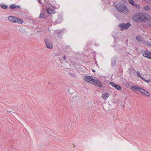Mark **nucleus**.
<instances>
[{
    "label": "nucleus",
    "mask_w": 151,
    "mask_h": 151,
    "mask_svg": "<svg viewBox=\"0 0 151 151\" xmlns=\"http://www.w3.org/2000/svg\"><path fill=\"white\" fill-rule=\"evenodd\" d=\"M142 80L145 81V82L147 83H149L150 81L151 80L149 79L148 80H146L144 78H142Z\"/></svg>",
    "instance_id": "obj_23"
},
{
    "label": "nucleus",
    "mask_w": 151,
    "mask_h": 151,
    "mask_svg": "<svg viewBox=\"0 0 151 151\" xmlns=\"http://www.w3.org/2000/svg\"><path fill=\"white\" fill-rule=\"evenodd\" d=\"M110 84L117 90H120L121 89V87L119 85L116 84L113 82L110 83Z\"/></svg>",
    "instance_id": "obj_9"
},
{
    "label": "nucleus",
    "mask_w": 151,
    "mask_h": 151,
    "mask_svg": "<svg viewBox=\"0 0 151 151\" xmlns=\"http://www.w3.org/2000/svg\"><path fill=\"white\" fill-rule=\"evenodd\" d=\"M0 6L1 7L2 9H6L8 7L6 5H5L4 4H1L0 5Z\"/></svg>",
    "instance_id": "obj_16"
},
{
    "label": "nucleus",
    "mask_w": 151,
    "mask_h": 151,
    "mask_svg": "<svg viewBox=\"0 0 151 151\" xmlns=\"http://www.w3.org/2000/svg\"><path fill=\"white\" fill-rule=\"evenodd\" d=\"M131 90L133 91L136 92L137 91H140L141 88L140 87L137 86H132L131 88Z\"/></svg>",
    "instance_id": "obj_10"
},
{
    "label": "nucleus",
    "mask_w": 151,
    "mask_h": 151,
    "mask_svg": "<svg viewBox=\"0 0 151 151\" xmlns=\"http://www.w3.org/2000/svg\"><path fill=\"white\" fill-rule=\"evenodd\" d=\"M44 1H45V2L46 3L47 6H49L50 5V3H49V4H47L48 3V2H49L47 1V2H46V0H44Z\"/></svg>",
    "instance_id": "obj_26"
},
{
    "label": "nucleus",
    "mask_w": 151,
    "mask_h": 151,
    "mask_svg": "<svg viewBox=\"0 0 151 151\" xmlns=\"http://www.w3.org/2000/svg\"><path fill=\"white\" fill-rule=\"evenodd\" d=\"M137 75L138 77L142 79V78L141 76L140 73L139 71H137Z\"/></svg>",
    "instance_id": "obj_19"
},
{
    "label": "nucleus",
    "mask_w": 151,
    "mask_h": 151,
    "mask_svg": "<svg viewBox=\"0 0 151 151\" xmlns=\"http://www.w3.org/2000/svg\"><path fill=\"white\" fill-rule=\"evenodd\" d=\"M63 59L64 60H65L66 59L65 55H64L63 57Z\"/></svg>",
    "instance_id": "obj_28"
},
{
    "label": "nucleus",
    "mask_w": 151,
    "mask_h": 151,
    "mask_svg": "<svg viewBox=\"0 0 151 151\" xmlns=\"http://www.w3.org/2000/svg\"><path fill=\"white\" fill-rule=\"evenodd\" d=\"M114 6L116 9L119 12L124 14H127L129 11L126 6L123 4H115Z\"/></svg>",
    "instance_id": "obj_2"
},
{
    "label": "nucleus",
    "mask_w": 151,
    "mask_h": 151,
    "mask_svg": "<svg viewBox=\"0 0 151 151\" xmlns=\"http://www.w3.org/2000/svg\"><path fill=\"white\" fill-rule=\"evenodd\" d=\"M116 64V60L115 59H114L112 60L111 61V65L114 66Z\"/></svg>",
    "instance_id": "obj_17"
},
{
    "label": "nucleus",
    "mask_w": 151,
    "mask_h": 151,
    "mask_svg": "<svg viewBox=\"0 0 151 151\" xmlns=\"http://www.w3.org/2000/svg\"><path fill=\"white\" fill-rule=\"evenodd\" d=\"M95 78H96L92 76H84L83 79L85 81L92 84L93 81H95Z\"/></svg>",
    "instance_id": "obj_6"
},
{
    "label": "nucleus",
    "mask_w": 151,
    "mask_h": 151,
    "mask_svg": "<svg viewBox=\"0 0 151 151\" xmlns=\"http://www.w3.org/2000/svg\"><path fill=\"white\" fill-rule=\"evenodd\" d=\"M9 21L12 22L22 24L23 21L21 19L13 16H10L8 17Z\"/></svg>",
    "instance_id": "obj_3"
},
{
    "label": "nucleus",
    "mask_w": 151,
    "mask_h": 151,
    "mask_svg": "<svg viewBox=\"0 0 151 151\" xmlns=\"http://www.w3.org/2000/svg\"><path fill=\"white\" fill-rule=\"evenodd\" d=\"M151 52L148 50H146L142 52V55L145 57L148 56V55L150 54Z\"/></svg>",
    "instance_id": "obj_12"
},
{
    "label": "nucleus",
    "mask_w": 151,
    "mask_h": 151,
    "mask_svg": "<svg viewBox=\"0 0 151 151\" xmlns=\"http://www.w3.org/2000/svg\"><path fill=\"white\" fill-rule=\"evenodd\" d=\"M95 80L93 81L92 84H93L99 87H101L102 84L101 81L97 79L96 78H95Z\"/></svg>",
    "instance_id": "obj_7"
},
{
    "label": "nucleus",
    "mask_w": 151,
    "mask_h": 151,
    "mask_svg": "<svg viewBox=\"0 0 151 151\" xmlns=\"http://www.w3.org/2000/svg\"><path fill=\"white\" fill-rule=\"evenodd\" d=\"M69 46H67L66 47V48H69Z\"/></svg>",
    "instance_id": "obj_30"
},
{
    "label": "nucleus",
    "mask_w": 151,
    "mask_h": 151,
    "mask_svg": "<svg viewBox=\"0 0 151 151\" xmlns=\"http://www.w3.org/2000/svg\"><path fill=\"white\" fill-rule=\"evenodd\" d=\"M40 4H42V3L41 2V0H38Z\"/></svg>",
    "instance_id": "obj_27"
},
{
    "label": "nucleus",
    "mask_w": 151,
    "mask_h": 151,
    "mask_svg": "<svg viewBox=\"0 0 151 151\" xmlns=\"http://www.w3.org/2000/svg\"><path fill=\"white\" fill-rule=\"evenodd\" d=\"M145 95L146 96H147V97H148L150 96V94L147 91H146V92H145Z\"/></svg>",
    "instance_id": "obj_24"
},
{
    "label": "nucleus",
    "mask_w": 151,
    "mask_h": 151,
    "mask_svg": "<svg viewBox=\"0 0 151 151\" xmlns=\"http://www.w3.org/2000/svg\"><path fill=\"white\" fill-rule=\"evenodd\" d=\"M129 2L130 4L133 6L134 5V2L133 0H129Z\"/></svg>",
    "instance_id": "obj_22"
},
{
    "label": "nucleus",
    "mask_w": 151,
    "mask_h": 151,
    "mask_svg": "<svg viewBox=\"0 0 151 151\" xmlns=\"http://www.w3.org/2000/svg\"><path fill=\"white\" fill-rule=\"evenodd\" d=\"M139 91L142 94H144V95H145V92H146V91L145 90H144L143 89H142V88H141V89H140V90Z\"/></svg>",
    "instance_id": "obj_18"
},
{
    "label": "nucleus",
    "mask_w": 151,
    "mask_h": 151,
    "mask_svg": "<svg viewBox=\"0 0 151 151\" xmlns=\"http://www.w3.org/2000/svg\"><path fill=\"white\" fill-rule=\"evenodd\" d=\"M109 96V94L107 93H104L102 95V97L104 99H106Z\"/></svg>",
    "instance_id": "obj_15"
},
{
    "label": "nucleus",
    "mask_w": 151,
    "mask_h": 151,
    "mask_svg": "<svg viewBox=\"0 0 151 151\" xmlns=\"http://www.w3.org/2000/svg\"><path fill=\"white\" fill-rule=\"evenodd\" d=\"M151 27V23L149 25Z\"/></svg>",
    "instance_id": "obj_31"
},
{
    "label": "nucleus",
    "mask_w": 151,
    "mask_h": 151,
    "mask_svg": "<svg viewBox=\"0 0 151 151\" xmlns=\"http://www.w3.org/2000/svg\"><path fill=\"white\" fill-rule=\"evenodd\" d=\"M131 26L129 22L125 23H121L118 26L121 28V30L123 31L126 29H127Z\"/></svg>",
    "instance_id": "obj_4"
},
{
    "label": "nucleus",
    "mask_w": 151,
    "mask_h": 151,
    "mask_svg": "<svg viewBox=\"0 0 151 151\" xmlns=\"http://www.w3.org/2000/svg\"><path fill=\"white\" fill-rule=\"evenodd\" d=\"M20 7V6L19 5H16L15 4H12L10 6V9H13L16 8L17 9H18Z\"/></svg>",
    "instance_id": "obj_13"
},
{
    "label": "nucleus",
    "mask_w": 151,
    "mask_h": 151,
    "mask_svg": "<svg viewBox=\"0 0 151 151\" xmlns=\"http://www.w3.org/2000/svg\"><path fill=\"white\" fill-rule=\"evenodd\" d=\"M133 6H134L136 8L138 9H140V5L139 4H134Z\"/></svg>",
    "instance_id": "obj_21"
},
{
    "label": "nucleus",
    "mask_w": 151,
    "mask_h": 151,
    "mask_svg": "<svg viewBox=\"0 0 151 151\" xmlns=\"http://www.w3.org/2000/svg\"><path fill=\"white\" fill-rule=\"evenodd\" d=\"M147 58L150 59H151V52L150 54L148 55V56L147 57Z\"/></svg>",
    "instance_id": "obj_25"
},
{
    "label": "nucleus",
    "mask_w": 151,
    "mask_h": 151,
    "mask_svg": "<svg viewBox=\"0 0 151 151\" xmlns=\"http://www.w3.org/2000/svg\"><path fill=\"white\" fill-rule=\"evenodd\" d=\"M46 47L49 49H52V44L50 42L48 41L46 39L45 40Z\"/></svg>",
    "instance_id": "obj_8"
},
{
    "label": "nucleus",
    "mask_w": 151,
    "mask_h": 151,
    "mask_svg": "<svg viewBox=\"0 0 151 151\" xmlns=\"http://www.w3.org/2000/svg\"><path fill=\"white\" fill-rule=\"evenodd\" d=\"M133 19L136 22H143L151 19V16L147 13H137L133 17Z\"/></svg>",
    "instance_id": "obj_1"
},
{
    "label": "nucleus",
    "mask_w": 151,
    "mask_h": 151,
    "mask_svg": "<svg viewBox=\"0 0 151 151\" xmlns=\"http://www.w3.org/2000/svg\"><path fill=\"white\" fill-rule=\"evenodd\" d=\"M92 71L93 72H95V70H93H93H92Z\"/></svg>",
    "instance_id": "obj_29"
},
{
    "label": "nucleus",
    "mask_w": 151,
    "mask_h": 151,
    "mask_svg": "<svg viewBox=\"0 0 151 151\" xmlns=\"http://www.w3.org/2000/svg\"><path fill=\"white\" fill-rule=\"evenodd\" d=\"M49 3H50V5L49 6H47V9L46 11L47 13L50 14H52L56 13V11H55L54 9L51 8L52 6L53 7H55L53 6L52 4H51L50 2H48L47 4H49Z\"/></svg>",
    "instance_id": "obj_5"
},
{
    "label": "nucleus",
    "mask_w": 151,
    "mask_h": 151,
    "mask_svg": "<svg viewBox=\"0 0 151 151\" xmlns=\"http://www.w3.org/2000/svg\"><path fill=\"white\" fill-rule=\"evenodd\" d=\"M144 9L147 11H148L150 9V8L148 6H146L144 7Z\"/></svg>",
    "instance_id": "obj_20"
},
{
    "label": "nucleus",
    "mask_w": 151,
    "mask_h": 151,
    "mask_svg": "<svg viewBox=\"0 0 151 151\" xmlns=\"http://www.w3.org/2000/svg\"><path fill=\"white\" fill-rule=\"evenodd\" d=\"M150 81L151 82V81Z\"/></svg>",
    "instance_id": "obj_32"
},
{
    "label": "nucleus",
    "mask_w": 151,
    "mask_h": 151,
    "mask_svg": "<svg viewBox=\"0 0 151 151\" xmlns=\"http://www.w3.org/2000/svg\"><path fill=\"white\" fill-rule=\"evenodd\" d=\"M136 38L138 42L141 43H143L144 42L143 39L138 36H137L136 37Z\"/></svg>",
    "instance_id": "obj_14"
},
{
    "label": "nucleus",
    "mask_w": 151,
    "mask_h": 151,
    "mask_svg": "<svg viewBox=\"0 0 151 151\" xmlns=\"http://www.w3.org/2000/svg\"><path fill=\"white\" fill-rule=\"evenodd\" d=\"M48 16V15L46 13L41 12L39 16V17L41 19H46Z\"/></svg>",
    "instance_id": "obj_11"
}]
</instances>
